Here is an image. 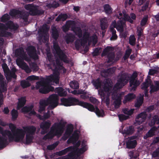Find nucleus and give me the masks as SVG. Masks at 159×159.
Returning <instances> with one entry per match:
<instances>
[{
  "label": "nucleus",
  "mask_w": 159,
  "mask_h": 159,
  "mask_svg": "<svg viewBox=\"0 0 159 159\" xmlns=\"http://www.w3.org/2000/svg\"><path fill=\"white\" fill-rule=\"evenodd\" d=\"M61 101L62 105L65 106L78 105L87 109L90 111L95 112L99 117H103L104 115V111L103 110H100L97 107L95 108L93 105L86 102L80 101L78 99L72 97H70L68 98H62L61 99Z\"/></svg>",
  "instance_id": "f257e3e1"
},
{
  "label": "nucleus",
  "mask_w": 159,
  "mask_h": 159,
  "mask_svg": "<svg viewBox=\"0 0 159 159\" xmlns=\"http://www.w3.org/2000/svg\"><path fill=\"white\" fill-rule=\"evenodd\" d=\"M15 55L16 56L20 57L17 58L16 60L17 65L20 68L24 70L27 73L30 72L31 71V69L27 64L23 61V60H25L29 61H30V59L24 52L23 49L22 48H17L15 51Z\"/></svg>",
  "instance_id": "f03ea898"
},
{
  "label": "nucleus",
  "mask_w": 159,
  "mask_h": 159,
  "mask_svg": "<svg viewBox=\"0 0 159 159\" xmlns=\"http://www.w3.org/2000/svg\"><path fill=\"white\" fill-rule=\"evenodd\" d=\"M66 123L55 122L51 128V130L43 138L44 140L52 139L55 136H60L63 133Z\"/></svg>",
  "instance_id": "7ed1b4c3"
},
{
  "label": "nucleus",
  "mask_w": 159,
  "mask_h": 159,
  "mask_svg": "<svg viewBox=\"0 0 159 159\" xmlns=\"http://www.w3.org/2000/svg\"><path fill=\"white\" fill-rule=\"evenodd\" d=\"M58 97L56 94L50 95L46 100H42L39 102V109L38 111L41 113L44 111L46 107L49 104V107L52 109L56 107L58 104Z\"/></svg>",
  "instance_id": "20e7f679"
},
{
  "label": "nucleus",
  "mask_w": 159,
  "mask_h": 159,
  "mask_svg": "<svg viewBox=\"0 0 159 159\" xmlns=\"http://www.w3.org/2000/svg\"><path fill=\"white\" fill-rule=\"evenodd\" d=\"M8 126L14 137L12 141L19 142L22 141L25 136L24 131L21 129L16 128V126L12 123L9 124Z\"/></svg>",
  "instance_id": "39448f33"
},
{
  "label": "nucleus",
  "mask_w": 159,
  "mask_h": 159,
  "mask_svg": "<svg viewBox=\"0 0 159 159\" xmlns=\"http://www.w3.org/2000/svg\"><path fill=\"white\" fill-rule=\"evenodd\" d=\"M23 129L25 133H27L26 135L25 143L29 144L32 142L34 138L33 135H34L36 130V128L34 126L23 127Z\"/></svg>",
  "instance_id": "423d86ee"
},
{
  "label": "nucleus",
  "mask_w": 159,
  "mask_h": 159,
  "mask_svg": "<svg viewBox=\"0 0 159 159\" xmlns=\"http://www.w3.org/2000/svg\"><path fill=\"white\" fill-rule=\"evenodd\" d=\"M53 67H55L54 69L53 70V74L47 76L44 79V83L47 84H48L52 82L55 83L56 84H59V76L60 74L58 70L59 69L56 65L55 66Z\"/></svg>",
  "instance_id": "0eeeda50"
},
{
  "label": "nucleus",
  "mask_w": 159,
  "mask_h": 159,
  "mask_svg": "<svg viewBox=\"0 0 159 159\" xmlns=\"http://www.w3.org/2000/svg\"><path fill=\"white\" fill-rule=\"evenodd\" d=\"M53 48L56 52V54L59 59L65 63H69V61L67 59V56L64 52L61 49L57 42H54L53 43Z\"/></svg>",
  "instance_id": "6e6552de"
},
{
  "label": "nucleus",
  "mask_w": 159,
  "mask_h": 159,
  "mask_svg": "<svg viewBox=\"0 0 159 159\" xmlns=\"http://www.w3.org/2000/svg\"><path fill=\"white\" fill-rule=\"evenodd\" d=\"M114 48L110 46H107L105 48L101 54V56L104 57L107 56L108 59L107 63H109L114 61L115 58V54L112 51Z\"/></svg>",
  "instance_id": "1a4fd4ad"
},
{
  "label": "nucleus",
  "mask_w": 159,
  "mask_h": 159,
  "mask_svg": "<svg viewBox=\"0 0 159 159\" xmlns=\"http://www.w3.org/2000/svg\"><path fill=\"white\" fill-rule=\"evenodd\" d=\"M25 9L29 11L31 14L32 16H39L44 13V11L42 9H38V6L34 4H28L24 6Z\"/></svg>",
  "instance_id": "9d476101"
},
{
  "label": "nucleus",
  "mask_w": 159,
  "mask_h": 159,
  "mask_svg": "<svg viewBox=\"0 0 159 159\" xmlns=\"http://www.w3.org/2000/svg\"><path fill=\"white\" fill-rule=\"evenodd\" d=\"M50 83L47 84L44 83V80L42 82H38L37 85L39 86H42L39 89V92L43 94H46L50 91H53L54 90L53 87L50 85Z\"/></svg>",
  "instance_id": "9b49d317"
},
{
  "label": "nucleus",
  "mask_w": 159,
  "mask_h": 159,
  "mask_svg": "<svg viewBox=\"0 0 159 159\" xmlns=\"http://www.w3.org/2000/svg\"><path fill=\"white\" fill-rule=\"evenodd\" d=\"M129 75L127 73H124L120 75L116 85L118 88H122L128 83L129 78Z\"/></svg>",
  "instance_id": "f8f14e48"
},
{
  "label": "nucleus",
  "mask_w": 159,
  "mask_h": 159,
  "mask_svg": "<svg viewBox=\"0 0 159 159\" xmlns=\"http://www.w3.org/2000/svg\"><path fill=\"white\" fill-rule=\"evenodd\" d=\"M138 76L137 73L135 71L133 73L129 79V86L131 87V91H135L137 87L140 84L139 81L136 80L135 79Z\"/></svg>",
  "instance_id": "ddd939ff"
},
{
  "label": "nucleus",
  "mask_w": 159,
  "mask_h": 159,
  "mask_svg": "<svg viewBox=\"0 0 159 159\" xmlns=\"http://www.w3.org/2000/svg\"><path fill=\"white\" fill-rule=\"evenodd\" d=\"M26 50L30 58L35 60L39 58V56L37 54L36 48L34 46H29L27 47Z\"/></svg>",
  "instance_id": "4468645a"
},
{
  "label": "nucleus",
  "mask_w": 159,
  "mask_h": 159,
  "mask_svg": "<svg viewBox=\"0 0 159 159\" xmlns=\"http://www.w3.org/2000/svg\"><path fill=\"white\" fill-rule=\"evenodd\" d=\"M39 42L46 43L49 40V30H38Z\"/></svg>",
  "instance_id": "2eb2a0df"
},
{
  "label": "nucleus",
  "mask_w": 159,
  "mask_h": 159,
  "mask_svg": "<svg viewBox=\"0 0 159 159\" xmlns=\"http://www.w3.org/2000/svg\"><path fill=\"white\" fill-rule=\"evenodd\" d=\"M77 25L75 21L73 20H68L66 22L65 25L63 26V29L62 30H70V29L71 28L70 30H82L81 27H76Z\"/></svg>",
  "instance_id": "dca6fc26"
},
{
  "label": "nucleus",
  "mask_w": 159,
  "mask_h": 159,
  "mask_svg": "<svg viewBox=\"0 0 159 159\" xmlns=\"http://www.w3.org/2000/svg\"><path fill=\"white\" fill-rule=\"evenodd\" d=\"M124 22L121 20H119L117 22L115 20L112 21L110 26V30H115V28L117 30H124L123 25Z\"/></svg>",
  "instance_id": "f3484780"
},
{
  "label": "nucleus",
  "mask_w": 159,
  "mask_h": 159,
  "mask_svg": "<svg viewBox=\"0 0 159 159\" xmlns=\"http://www.w3.org/2000/svg\"><path fill=\"white\" fill-rule=\"evenodd\" d=\"M51 125V122L50 120L44 121L40 125V127L42 129L41 133L42 134H44L47 133L48 129Z\"/></svg>",
  "instance_id": "a211bd4d"
},
{
  "label": "nucleus",
  "mask_w": 159,
  "mask_h": 159,
  "mask_svg": "<svg viewBox=\"0 0 159 159\" xmlns=\"http://www.w3.org/2000/svg\"><path fill=\"white\" fill-rule=\"evenodd\" d=\"M148 116L146 112H142L139 114L135 119V121L137 123L140 125L144 122Z\"/></svg>",
  "instance_id": "6ab92c4d"
},
{
  "label": "nucleus",
  "mask_w": 159,
  "mask_h": 159,
  "mask_svg": "<svg viewBox=\"0 0 159 159\" xmlns=\"http://www.w3.org/2000/svg\"><path fill=\"white\" fill-rule=\"evenodd\" d=\"M0 133H1L3 137H6L7 136L10 142H12L14 137L11 132L9 130L6 129L3 130L2 128L0 126Z\"/></svg>",
  "instance_id": "aec40b11"
},
{
  "label": "nucleus",
  "mask_w": 159,
  "mask_h": 159,
  "mask_svg": "<svg viewBox=\"0 0 159 159\" xmlns=\"http://www.w3.org/2000/svg\"><path fill=\"white\" fill-rule=\"evenodd\" d=\"M159 128V126L157 127L155 126L152 127L150 129L146 134L145 135L143 136V139H147L153 136L155 134V132L157 131Z\"/></svg>",
  "instance_id": "412c9836"
},
{
  "label": "nucleus",
  "mask_w": 159,
  "mask_h": 159,
  "mask_svg": "<svg viewBox=\"0 0 159 159\" xmlns=\"http://www.w3.org/2000/svg\"><path fill=\"white\" fill-rule=\"evenodd\" d=\"M47 59L50 63L49 64H47L46 66L49 69L52 70V66H55V62L53 56L50 53H48L47 54Z\"/></svg>",
  "instance_id": "4be33fe9"
},
{
  "label": "nucleus",
  "mask_w": 159,
  "mask_h": 159,
  "mask_svg": "<svg viewBox=\"0 0 159 159\" xmlns=\"http://www.w3.org/2000/svg\"><path fill=\"white\" fill-rule=\"evenodd\" d=\"M154 85L151 84L150 87V90L149 93L152 94L159 90V81H154Z\"/></svg>",
  "instance_id": "5701e85b"
},
{
  "label": "nucleus",
  "mask_w": 159,
  "mask_h": 159,
  "mask_svg": "<svg viewBox=\"0 0 159 159\" xmlns=\"http://www.w3.org/2000/svg\"><path fill=\"white\" fill-rule=\"evenodd\" d=\"M126 148L131 149L135 148L137 144V142L136 140L128 139L126 142Z\"/></svg>",
  "instance_id": "b1692460"
},
{
  "label": "nucleus",
  "mask_w": 159,
  "mask_h": 159,
  "mask_svg": "<svg viewBox=\"0 0 159 159\" xmlns=\"http://www.w3.org/2000/svg\"><path fill=\"white\" fill-rule=\"evenodd\" d=\"M124 17L125 20L132 24L134 22L133 20H135L136 17V15L134 13H131L130 16L128 14H124Z\"/></svg>",
  "instance_id": "393cba45"
},
{
  "label": "nucleus",
  "mask_w": 159,
  "mask_h": 159,
  "mask_svg": "<svg viewBox=\"0 0 159 159\" xmlns=\"http://www.w3.org/2000/svg\"><path fill=\"white\" fill-rule=\"evenodd\" d=\"M3 76L2 75H0V85L1 88V92L2 93L5 92L7 91V86L6 83L3 80Z\"/></svg>",
  "instance_id": "a878e982"
},
{
  "label": "nucleus",
  "mask_w": 159,
  "mask_h": 159,
  "mask_svg": "<svg viewBox=\"0 0 159 159\" xmlns=\"http://www.w3.org/2000/svg\"><path fill=\"white\" fill-rule=\"evenodd\" d=\"M134 127L132 125L126 127L123 131V134L126 135H132L134 132Z\"/></svg>",
  "instance_id": "bb28decb"
},
{
  "label": "nucleus",
  "mask_w": 159,
  "mask_h": 159,
  "mask_svg": "<svg viewBox=\"0 0 159 159\" xmlns=\"http://www.w3.org/2000/svg\"><path fill=\"white\" fill-rule=\"evenodd\" d=\"M55 92L61 97L66 96L67 93L66 91L61 87L56 88L55 89Z\"/></svg>",
  "instance_id": "cd10ccee"
},
{
  "label": "nucleus",
  "mask_w": 159,
  "mask_h": 159,
  "mask_svg": "<svg viewBox=\"0 0 159 159\" xmlns=\"http://www.w3.org/2000/svg\"><path fill=\"white\" fill-rule=\"evenodd\" d=\"M92 83L96 89H98L101 88L102 85V81L100 78H98L97 79L93 80L92 81Z\"/></svg>",
  "instance_id": "c85d7f7f"
},
{
  "label": "nucleus",
  "mask_w": 159,
  "mask_h": 159,
  "mask_svg": "<svg viewBox=\"0 0 159 159\" xmlns=\"http://www.w3.org/2000/svg\"><path fill=\"white\" fill-rule=\"evenodd\" d=\"M79 138V135L77 134H74L67 140V143H72L74 144L77 141Z\"/></svg>",
  "instance_id": "c756f323"
},
{
  "label": "nucleus",
  "mask_w": 159,
  "mask_h": 159,
  "mask_svg": "<svg viewBox=\"0 0 159 159\" xmlns=\"http://www.w3.org/2000/svg\"><path fill=\"white\" fill-rule=\"evenodd\" d=\"M26 102V98L25 97H21L18 99V102L17 105V109L20 110L25 105Z\"/></svg>",
  "instance_id": "7c9ffc66"
},
{
  "label": "nucleus",
  "mask_w": 159,
  "mask_h": 159,
  "mask_svg": "<svg viewBox=\"0 0 159 159\" xmlns=\"http://www.w3.org/2000/svg\"><path fill=\"white\" fill-rule=\"evenodd\" d=\"M6 25L8 29H13V30H17L19 27L17 24H14L11 20H9L6 23Z\"/></svg>",
  "instance_id": "2f4dec72"
},
{
  "label": "nucleus",
  "mask_w": 159,
  "mask_h": 159,
  "mask_svg": "<svg viewBox=\"0 0 159 159\" xmlns=\"http://www.w3.org/2000/svg\"><path fill=\"white\" fill-rule=\"evenodd\" d=\"M75 36L71 34H67L65 37L66 41L67 44L72 43L75 40Z\"/></svg>",
  "instance_id": "473e14b6"
},
{
  "label": "nucleus",
  "mask_w": 159,
  "mask_h": 159,
  "mask_svg": "<svg viewBox=\"0 0 159 159\" xmlns=\"http://www.w3.org/2000/svg\"><path fill=\"white\" fill-rule=\"evenodd\" d=\"M136 98L135 95L133 93H129L125 97V100L123 101L124 103L129 101Z\"/></svg>",
  "instance_id": "72a5a7b5"
},
{
  "label": "nucleus",
  "mask_w": 159,
  "mask_h": 159,
  "mask_svg": "<svg viewBox=\"0 0 159 159\" xmlns=\"http://www.w3.org/2000/svg\"><path fill=\"white\" fill-rule=\"evenodd\" d=\"M152 83V81L150 79H146L145 82L143 83L141 89H142L146 90L149 85L151 86Z\"/></svg>",
  "instance_id": "f704fd0d"
},
{
  "label": "nucleus",
  "mask_w": 159,
  "mask_h": 159,
  "mask_svg": "<svg viewBox=\"0 0 159 159\" xmlns=\"http://www.w3.org/2000/svg\"><path fill=\"white\" fill-rule=\"evenodd\" d=\"M144 98L143 96H141L138 98L137 101L135 103V107L137 108H139L143 102Z\"/></svg>",
  "instance_id": "c9c22d12"
},
{
  "label": "nucleus",
  "mask_w": 159,
  "mask_h": 159,
  "mask_svg": "<svg viewBox=\"0 0 159 159\" xmlns=\"http://www.w3.org/2000/svg\"><path fill=\"white\" fill-rule=\"evenodd\" d=\"M72 148V147H68L63 150L56 152V154L59 156H61L64 155L68 152L71 151L70 150V148Z\"/></svg>",
  "instance_id": "e433bc0d"
},
{
  "label": "nucleus",
  "mask_w": 159,
  "mask_h": 159,
  "mask_svg": "<svg viewBox=\"0 0 159 159\" xmlns=\"http://www.w3.org/2000/svg\"><path fill=\"white\" fill-rule=\"evenodd\" d=\"M74 127L72 124H70L67 126V128L65 132V134L70 135L73 131Z\"/></svg>",
  "instance_id": "4c0bfd02"
},
{
  "label": "nucleus",
  "mask_w": 159,
  "mask_h": 159,
  "mask_svg": "<svg viewBox=\"0 0 159 159\" xmlns=\"http://www.w3.org/2000/svg\"><path fill=\"white\" fill-rule=\"evenodd\" d=\"M69 85L70 88L73 89H78L79 87V84L76 80H74L71 81Z\"/></svg>",
  "instance_id": "58836bf2"
},
{
  "label": "nucleus",
  "mask_w": 159,
  "mask_h": 159,
  "mask_svg": "<svg viewBox=\"0 0 159 159\" xmlns=\"http://www.w3.org/2000/svg\"><path fill=\"white\" fill-rule=\"evenodd\" d=\"M11 18L10 16L7 13L5 14L0 18L1 22L3 23L7 22L10 20Z\"/></svg>",
  "instance_id": "ea45409f"
},
{
  "label": "nucleus",
  "mask_w": 159,
  "mask_h": 159,
  "mask_svg": "<svg viewBox=\"0 0 159 159\" xmlns=\"http://www.w3.org/2000/svg\"><path fill=\"white\" fill-rule=\"evenodd\" d=\"M20 18L24 20L25 22H27L28 20L29 14L25 12H23L21 11V13L19 14Z\"/></svg>",
  "instance_id": "a19ab883"
},
{
  "label": "nucleus",
  "mask_w": 159,
  "mask_h": 159,
  "mask_svg": "<svg viewBox=\"0 0 159 159\" xmlns=\"http://www.w3.org/2000/svg\"><path fill=\"white\" fill-rule=\"evenodd\" d=\"M7 143V137L0 136V148L4 147Z\"/></svg>",
  "instance_id": "79ce46f5"
},
{
  "label": "nucleus",
  "mask_w": 159,
  "mask_h": 159,
  "mask_svg": "<svg viewBox=\"0 0 159 159\" xmlns=\"http://www.w3.org/2000/svg\"><path fill=\"white\" fill-rule=\"evenodd\" d=\"M104 9L106 13L107 14L112 13V9L110 6L108 4L105 5L103 6Z\"/></svg>",
  "instance_id": "37998d69"
},
{
  "label": "nucleus",
  "mask_w": 159,
  "mask_h": 159,
  "mask_svg": "<svg viewBox=\"0 0 159 159\" xmlns=\"http://www.w3.org/2000/svg\"><path fill=\"white\" fill-rule=\"evenodd\" d=\"M59 3L56 1H53L52 3H49L47 5V6L49 8H57L59 6Z\"/></svg>",
  "instance_id": "c03bdc74"
},
{
  "label": "nucleus",
  "mask_w": 159,
  "mask_h": 159,
  "mask_svg": "<svg viewBox=\"0 0 159 159\" xmlns=\"http://www.w3.org/2000/svg\"><path fill=\"white\" fill-rule=\"evenodd\" d=\"M20 13V11L15 9H12L10 10L9 12V14L11 16H14L16 15H19Z\"/></svg>",
  "instance_id": "a18cd8bd"
},
{
  "label": "nucleus",
  "mask_w": 159,
  "mask_h": 159,
  "mask_svg": "<svg viewBox=\"0 0 159 159\" xmlns=\"http://www.w3.org/2000/svg\"><path fill=\"white\" fill-rule=\"evenodd\" d=\"M20 85L23 88H26L31 85L30 82L25 80H23L20 81Z\"/></svg>",
  "instance_id": "49530a36"
},
{
  "label": "nucleus",
  "mask_w": 159,
  "mask_h": 159,
  "mask_svg": "<svg viewBox=\"0 0 159 159\" xmlns=\"http://www.w3.org/2000/svg\"><path fill=\"white\" fill-rule=\"evenodd\" d=\"M100 26L101 30H105L107 28L108 26V24L107 20H101Z\"/></svg>",
  "instance_id": "de8ad7c7"
},
{
  "label": "nucleus",
  "mask_w": 159,
  "mask_h": 159,
  "mask_svg": "<svg viewBox=\"0 0 159 159\" xmlns=\"http://www.w3.org/2000/svg\"><path fill=\"white\" fill-rule=\"evenodd\" d=\"M12 116V119L13 120H15L18 116V114L17 111L15 109H13L11 111Z\"/></svg>",
  "instance_id": "09e8293b"
},
{
  "label": "nucleus",
  "mask_w": 159,
  "mask_h": 159,
  "mask_svg": "<svg viewBox=\"0 0 159 159\" xmlns=\"http://www.w3.org/2000/svg\"><path fill=\"white\" fill-rule=\"evenodd\" d=\"M11 33L7 32L6 30H0V36L3 37H8L11 36Z\"/></svg>",
  "instance_id": "8fccbe9b"
},
{
  "label": "nucleus",
  "mask_w": 159,
  "mask_h": 159,
  "mask_svg": "<svg viewBox=\"0 0 159 159\" xmlns=\"http://www.w3.org/2000/svg\"><path fill=\"white\" fill-rule=\"evenodd\" d=\"M33 107V106H30L29 107L25 106L21 109V111L22 112L27 113L29 112L32 110Z\"/></svg>",
  "instance_id": "3c124183"
},
{
  "label": "nucleus",
  "mask_w": 159,
  "mask_h": 159,
  "mask_svg": "<svg viewBox=\"0 0 159 159\" xmlns=\"http://www.w3.org/2000/svg\"><path fill=\"white\" fill-rule=\"evenodd\" d=\"M148 17L147 15L145 16L142 20L140 22V26L142 27L145 26L147 23L148 20Z\"/></svg>",
  "instance_id": "603ef678"
},
{
  "label": "nucleus",
  "mask_w": 159,
  "mask_h": 159,
  "mask_svg": "<svg viewBox=\"0 0 159 159\" xmlns=\"http://www.w3.org/2000/svg\"><path fill=\"white\" fill-rule=\"evenodd\" d=\"M136 39L134 35L130 36L129 39V43L130 45L134 46L135 45Z\"/></svg>",
  "instance_id": "864d4df0"
},
{
  "label": "nucleus",
  "mask_w": 159,
  "mask_h": 159,
  "mask_svg": "<svg viewBox=\"0 0 159 159\" xmlns=\"http://www.w3.org/2000/svg\"><path fill=\"white\" fill-rule=\"evenodd\" d=\"M131 52L132 49H128L126 50L125 53L123 57L124 60H126L129 57Z\"/></svg>",
  "instance_id": "5fc2aeb1"
},
{
  "label": "nucleus",
  "mask_w": 159,
  "mask_h": 159,
  "mask_svg": "<svg viewBox=\"0 0 159 159\" xmlns=\"http://www.w3.org/2000/svg\"><path fill=\"white\" fill-rule=\"evenodd\" d=\"M120 120L122 122L129 119V117L128 116H126L123 114H120L118 115Z\"/></svg>",
  "instance_id": "6e6d98bb"
},
{
  "label": "nucleus",
  "mask_w": 159,
  "mask_h": 159,
  "mask_svg": "<svg viewBox=\"0 0 159 159\" xmlns=\"http://www.w3.org/2000/svg\"><path fill=\"white\" fill-rule=\"evenodd\" d=\"M81 46H82L81 45V40L79 39H77L75 42V46L76 49L79 50Z\"/></svg>",
  "instance_id": "4d7b16f0"
},
{
  "label": "nucleus",
  "mask_w": 159,
  "mask_h": 159,
  "mask_svg": "<svg viewBox=\"0 0 159 159\" xmlns=\"http://www.w3.org/2000/svg\"><path fill=\"white\" fill-rule=\"evenodd\" d=\"M134 110L133 109H131L129 110L128 109L125 108L122 110L123 112L125 114L128 115H131L134 113Z\"/></svg>",
  "instance_id": "13d9d810"
},
{
  "label": "nucleus",
  "mask_w": 159,
  "mask_h": 159,
  "mask_svg": "<svg viewBox=\"0 0 159 159\" xmlns=\"http://www.w3.org/2000/svg\"><path fill=\"white\" fill-rule=\"evenodd\" d=\"M58 143L56 142L53 144L49 145L47 146V149L48 150H52L54 149L58 145Z\"/></svg>",
  "instance_id": "bf43d9fd"
},
{
  "label": "nucleus",
  "mask_w": 159,
  "mask_h": 159,
  "mask_svg": "<svg viewBox=\"0 0 159 159\" xmlns=\"http://www.w3.org/2000/svg\"><path fill=\"white\" fill-rule=\"evenodd\" d=\"M98 93L100 96L102 100H103V99L105 98V93H104V90L102 89H100L98 90Z\"/></svg>",
  "instance_id": "052dcab7"
},
{
  "label": "nucleus",
  "mask_w": 159,
  "mask_h": 159,
  "mask_svg": "<svg viewBox=\"0 0 159 159\" xmlns=\"http://www.w3.org/2000/svg\"><path fill=\"white\" fill-rule=\"evenodd\" d=\"M52 37L55 40H57L59 36L58 30H52Z\"/></svg>",
  "instance_id": "680f3d73"
},
{
  "label": "nucleus",
  "mask_w": 159,
  "mask_h": 159,
  "mask_svg": "<svg viewBox=\"0 0 159 159\" xmlns=\"http://www.w3.org/2000/svg\"><path fill=\"white\" fill-rule=\"evenodd\" d=\"M152 157L154 158L159 157L158 159H159V147L153 152L152 154Z\"/></svg>",
  "instance_id": "e2e57ef3"
},
{
  "label": "nucleus",
  "mask_w": 159,
  "mask_h": 159,
  "mask_svg": "<svg viewBox=\"0 0 159 159\" xmlns=\"http://www.w3.org/2000/svg\"><path fill=\"white\" fill-rule=\"evenodd\" d=\"M80 141H78L74 144V146H70V147H72V148H70L71 151H72L75 150V149H78V148L80 145Z\"/></svg>",
  "instance_id": "0e129e2a"
},
{
  "label": "nucleus",
  "mask_w": 159,
  "mask_h": 159,
  "mask_svg": "<svg viewBox=\"0 0 159 159\" xmlns=\"http://www.w3.org/2000/svg\"><path fill=\"white\" fill-rule=\"evenodd\" d=\"M90 40L93 42V44L95 45L98 41L97 37L96 35H93L90 37Z\"/></svg>",
  "instance_id": "69168bd1"
},
{
  "label": "nucleus",
  "mask_w": 159,
  "mask_h": 159,
  "mask_svg": "<svg viewBox=\"0 0 159 159\" xmlns=\"http://www.w3.org/2000/svg\"><path fill=\"white\" fill-rule=\"evenodd\" d=\"M112 32V36L110 38L111 40H115L117 38V36L116 34V30H110Z\"/></svg>",
  "instance_id": "338daca9"
},
{
  "label": "nucleus",
  "mask_w": 159,
  "mask_h": 159,
  "mask_svg": "<svg viewBox=\"0 0 159 159\" xmlns=\"http://www.w3.org/2000/svg\"><path fill=\"white\" fill-rule=\"evenodd\" d=\"M75 34L79 38L82 37L83 36L82 30H73Z\"/></svg>",
  "instance_id": "774afa93"
}]
</instances>
